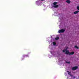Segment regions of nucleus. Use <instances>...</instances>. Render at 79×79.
Returning a JSON list of instances; mask_svg holds the SVG:
<instances>
[{
	"mask_svg": "<svg viewBox=\"0 0 79 79\" xmlns=\"http://www.w3.org/2000/svg\"><path fill=\"white\" fill-rule=\"evenodd\" d=\"M65 31V30L62 29L58 31L59 33H62Z\"/></svg>",
	"mask_w": 79,
	"mask_h": 79,
	"instance_id": "1",
	"label": "nucleus"
},
{
	"mask_svg": "<svg viewBox=\"0 0 79 79\" xmlns=\"http://www.w3.org/2000/svg\"><path fill=\"white\" fill-rule=\"evenodd\" d=\"M78 68V67L77 66H75L73 67L72 69V70L73 71H74L75 70H76Z\"/></svg>",
	"mask_w": 79,
	"mask_h": 79,
	"instance_id": "2",
	"label": "nucleus"
},
{
	"mask_svg": "<svg viewBox=\"0 0 79 79\" xmlns=\"http://www.w3.org/2000/svg\"><path fill=\"white\" fill-rule=\"evenodd\" d=\"M79 12V10H77V11H75V12H74L73 13L74 15H76V14H77Z\"/></svg>",
	"mask_w": 79,
	"mask_h": 79,
	"instance_id": "3",
	"label": "nucleus"
},
{
	"mask_svg": "<svg viewBox=\"0 0 79 79\" xmlns=\"http://www.w3.org/2000/svg\"><path fill=\"white\" fill-rule=\"evenodd\" d=\"M69 51H66L65 52V54H66L67 55H68V54H69Z\"/></svg>",
	"mask_w": 79,
	"mask_h": 79,
	"instance_id": "4",
	"label": "nucleus"
},
{
	"mask_svg": "<svg viewBox=\"0 0 79 79\" xmlns=\"http://www.w3.org/2000/svg\"><path fill=\"white\" fill-rule=\"evenodd\" d=\"M74 54V52H70L69 53V55H73Z\"/></svg>",
	"mask_w": 79,
	"mask_h": 79,
	"instance_id": "5",
	"label": "nucleus"
},
{
	"mask_svg": "<svg viewBox=\"0 0 79 79\" xmlns=\"http://www.w3.org/2000/svg\"><path fill=\"white\" fill-rule=\"evenodd\" d=\"M70 0H67L66 1V2H67V3H71V1Z\"/></svg>",
	"mask_w": 79,
	"mask_h": 79,
	"instance_id": "6",
	"label": "nucleus"
},
{
	"mask_svg": "<svg viewBox=\"0 0 79 79\" xmlns=\"http://www.w3.org/2000/svg\"><path fill=\"white\" fill-rule=\"evenodd\" d=\"M53 7H54V8H58V5H55V6H53Z\"/></svg>",
	"mask_w": 79,
	"mask_h": 79,
	"instance_id": "7",
	"label": "nucleus"
},
{
	"mask_svg": "<svg viewBox=\"0 0 79 79\" xmlns=\"http://www.w3.org/2000/svg\"><path fill=\"white\" fill-rule=\"evenodd\" d=\"M67 73H68V74H69V75L71 73V72L69 71H67Z\"/></svg>",
	"mask_w": 79,
	"mask_h": 79,
	"instance_id": "8",
	"label": "nucleus"
},
{
	"mask_svg": "<svg viewBox=\"0 0 79 79\" xmlns=\"http://www.w3.org/2000/svg\"><path fill=\"white\" fill-rule=\"evenodd\" d=\"M56 4H57V2H55L53 3V5H54V6L56 5Z\"/></svg>",
	"mask_w": 79,
	"mask_h": 79,
	"instance_id": "9",
	"label": "nucleus"
},
{
	"mask_svg": "<svg viewBox=\"0 0 79 79\" xmlns=\"http://www.w3.org/2000/svg\"><path fill=\"white\" fill-rule=\"evenodd\" d=\"M59 39V37H57L55 38L56 40H58Z\"/></svg>",
	"mask_w": 79,
	"mask_h": 79,
	"instance_id": "10",
	"label": "nucleus"
},
{
	"mask_svg": "<svg viewBox=\"0 0 79 79\" xmlns=\"http://www.w3.org/2000/svg\"><path fill=\"white\" fill-rule=\"evenodd\" d=\"M75 48H77V49H78L79 48L77 47V46H75Z\"/></svg>",
	"mask_w": 79,
	"mask_h": 79,
	"instance_id": "11",
	"label": "nucleus"
},
{
	"mask_svg": "<svg viewBox=\"0 0 79 79\" xmlns=\"http://www.w3.org/2000/svg\"><path fill=\"white\" fill-rule=\"evenodd\" d=\"M53 44L54 45H56V43H55V42H53Z\"/></svg>",
	"mask_w": 79,
	"mask_h": 79,
	"instance_id": "12",
	"label": "nucleus"
},
{
	"mask_svg": "<svg viewBox=\"0 0 79 79\" xmlns=\"http://www.w3.org/2000/svg\"><path fill=\"white\" fill-rule=\"evenodd\" d=\"M77 9L78 10H79V6H77Z\"/></svg>",
	"mask_w": 79,
	"mask_h": 79,
	"instance_id": "13",
	"label": "nucleus"
},
{
	"mask_svg": "<svg viewBox=\"0 0 79 79\" xmlns=\"http://www.w3.org/2000/svg\"><path fill=\"white\" fill-rule=\"evenodd\" d=\"M29 55H24L23 56H24H24H28Z\"/></svg>",
	"mask_w": 79,
	"mask_h": 79,
	"instance_id": "14",
	"label": "nucleus"
},
{
	"mask_svg": "<svg viewBox=\"0 0 79 79\" xmlns=\"http://www.w3.org/2000/svg\"><path fill=\"white\" fill-rule=\"evenodd\" d=\"M65 51H65V50H63V52H65Z\"/></svg>",
	"mask_w": 79,
	"mask_h": 79,
	"instance_id": "15",
	"label": "nucleus"
},
{
	"mask_svg": "<svg viewBox=\"0 0 79 79\" xmlns=\"http://www.w3.org/2000/svg\"><path fill=\"white\" fill-rule=\"evenodd\" d=\"M67 63L68 64H69V63H70V62H67Z\"/></svg>",
	"mask_w": 79,
	"mask_h": 79,
	"instance_id": "16",
	"label": "nucleus"
},
{
	"mask_svg": "<svg viewBox=\"0 0 79 79\" xmlns=\"http://www.w3.org/2000/svg\"><path fill=\"white\" fill-rule=\"evenodd\" d=\"M69 75H70V76L71 77H72V76H72V75H71V74H70Z\"/></svg>",
	"mask_w": 79,
	"mask_h": 79,
	"instance_id": "17",
	"label": "nucleus"
},
{
	"mask_svg": "<svg viewBox=\"0 0 79 79\" xmlns=\"http://www.w3.org/2000/svg\"><path fill=\"white\" fill-rule=\"evenodd\" d=\"M44 0H41L42 1H44Z\"/></svg>",
	"mask_w": 79,
	"mask_h": 79,
	"instance_id": "18",
	"label": "nucleus"
}]
</instances>
